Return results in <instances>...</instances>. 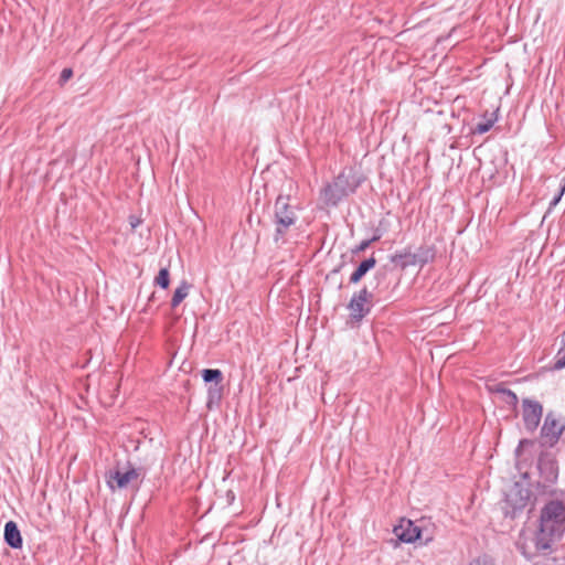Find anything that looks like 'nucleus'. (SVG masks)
<instances>
[{
  "mask_svg": "<svg viewBox=\"0 0 565 565\" xmlns=\"http://www.w3.org/2000/svg\"><path fill=\"white\" fill-rule=\"evenodd\" d=\"M562 341H563V343L565 344V330H564V333H563V335H562Z\"/></svg>",
  "mask_w": 565,
  "mask_h": 565,
  "instance_id": "nucleus-32",
  "label": "nucleus"
},
{
  "mask_svg": "<svg viewBox=\"0 0 565 565\" xmlns=\"http://www.w3.org/2000/svg\"><path fill=\"white\" fill-rule=\"evenodd\" d=\"M376 264V260L373 256L362 260L356 269L350 276L351 284H358L369 270H371Z\"/></svg>",
  "mask_w": 565,
  "mask_h": 565,
  "instance_id": "nucleus-14",
  "label": "nucleus"
},
{
  "mask_svg": "<svg viewBox=\"0 0 565 565\" xmlns=\"http://www.w3.org/2000/svg\"><path fill=\"white\" fill-rule=\"evenodd\" d=\"M191 285L182 280L181 284L174 290L173 297L171 299V307L177 308L189 295V290Z\"/></svg>",
  "mask_w": 565,
  "mask_h": 565,
  "instance_id": "nucleus-17",
  "label": "nucleus"
},
{
  "mask_svg": "<svg viewBox=\"0 0 565 565\" xmlns=\"http://www.w3.org/2000/svg\"><path fill=\"white\" fill-rule=\"evenodd\" d=\"M141 476V469L130 468L127 471L116 470L110 475L108 480V486L111 489H126L129 484L136 483V489H138V479Z\"/></svg>",
  "mask_w": 565,
  "mask_h": 565,
  "instance_id": "nucleus-8",
  "label": "nucleus"
},
{
  "mask_svg": "<svg viewBox=\"0 0 565 565\" xmlns=\"http://www.w3.org/2000/svg\"><path fill=\"white\" fill-rule=\"evenodd\" d=\"M384 278H385V273H383V271H377V273L375 274V279H376V280H379V281H380L381 279H384Z\"/></svg>",
  "mask_w": 565,
  "mask_h": 565,
  "instance_id": "nucleus-30",
  "label": "nucleus"
},
{
  "mask_svg": "<svg viewBox=\"0 0 565 565\" xmlns=\"http://www.w3.org/2000/svg\"><path fill=\"white\" fill-rule=\"evenodd\" d=\"M223 385L211 384L207 388V407L211 409L214 405H218L223 396Z\"/></svg>",
  "mask_w": 565,
  "mask_h": 565,
  "instance_id": "nucleus-16",
  "label": "nucleus"
},
{
  "mask_svg": "<svg viewBox=\"0 0 565 565\" xmlns=\"http://www.w3.org/2000/svg\"><path fill=\"white\" fill-rule=\"evenodd\" d=\"M533 445V441L530 439H521L519 441V448H525L526 446Z\"/></svg>",
  "mask_w": 565,
  "mask_h": 565,
  "instance_id": "nucleus-28",
  "label": "nucleus"
},
{
  "mask_svg": "<svg viewBox=\"0 0 565 565\" xmlns=\"http://www.w3.org/2000/svg\"><path fill=\"white\" fill-rule=\"evenodd\" d=\"M533 445V441L530 439H521L519 441V448H525L526 446Z\"/></svg>",
  "mask_w": 565,
  "mask_h": 565,
  "instance_id": "nucleus-29",
  "label": "nucleus"
},
{
  "mask_svg": "<svg viewBox=\"0 0 565 565\" xmlns=\"http://www.w3.org/2000/svg\"><path fill=\"white\" fill-rule=\"evenodd\" d=\"M522 450H523V448H519V446H518L516 449H515V455L518 457L521 456Z\"/></svg>",
  "mask_w": 565,
  "mask_h": 565,
  "instance_id": "nucleus-31",
  "label": "nucleus"
},
{
  "mask_svg": "<svg viewBox=\"0 0 565 565\" xmlns=\"http://www.w3.org/2000/svg\"><path fill=\"white\" fill-rule=\"evenodd\" d=\"M129 224L131 228H137L141 224V220L135 215L129 216Z\"/></svg>",
  "mask_w": 565,
  "mask_h": 565,
  "instance_id": "nucleus-26",
  "label": "nucleus"
},
{
  "mask_svg": "<svg viewBox=\"0 0 565 565\" xmlns=\"http://www.w3.org/2000/svg\"><path fill=\"white\" fill-rule=\"evenodd\" d=\"M373 297L374 294L369 291L366 287H363L352 296L348 308L350 310V316L354 321H361L366 315H369L371 310L370 302Z\"/></svg>",
  "mask_w": 565,
  "mask_h": 565,
  "instance_id": "nucleus-6",
  "label": "nucleus"
},
{
  "mask_svg": "<svg viewBox=\"0 0 565 565\" xmlns=\"http://www.w3.org/2000/svg\"><path fill=\"white\" fill-rule=\"evenodd\" d=\"M415 263L420 268L431 263L436 257V247L434 245H420L415 252Z\"/></svg>",
  "mask_w": 565,
  "mask_h": 565,
  "instance_id": "nucleus-12",
  "label": "nucleus"
},
{
  "mask_svg": "<svg viewBox=\"0 0 565 565\" xmlns=\"http://www.w3.org/2000/svg\"><path fill=\"white\" fill-rule=\"evenodd\" d=\"M202 379L205 383L221 384L223 382V373L218 369H204Z\"/></svg>",
  "mask_w": 565,
  "mask_h": 565,
  "instance_id": "nucleus-19",
  "label": "nucleus"
},
{
  "mask_svg": "<svg viewBox=\"0 0 565 565\" xmlns=\"http://www.w3.org/2000/svg\"><path fill=\"white\" fill-rule=\"evenodd\" d=\"M372 244V242L370 239H364L362 241L358 246H355V248L352 250L354 254H359V253H362L364 252L370 245Z\"/></svg>",
  "mask_w": 565,
  "mask_h": 565,
  "instance_id": "nucleus-25",
  "label": "nucleus"
},
{
  "mask_svg": "<svg viewBox=\"0 0 565 565\" xmlns=\"http://www.w3.org/2000/svg\"><path fill=\"white\" fill-rule=\"evenodd\" d=\"M394 533L399 541L404 543H414L420 540L422 530L412 521H403L398 526L394 527Z\"/></svg>",
  "mask_w": 565,
  "mask_h": 565,
  "instance_id": "nucleus-10",
  "label": "nucleus"
},
{
  "mask_svg": "<svg viewBox=\"0 0 565 565\" xmlns=\"http://www.w3.org/2000/svg\"><path fill=\"white\" fill-rule=\"evenodd\" d=\"M530 499V489L521 482H514L505 493L503 507L505 516L515 518L529 504Z\"/></svg>",
  "mask_w": 565,
  "mask_h": 565,
  "instance_id": "nucleus-5",
  "label": "nucleus"
},
{
  "mask_svg": "<svg viewBox=\"0 0 565 565\" xmlns=\"http://www.w3.org/2000/svg\"><path fill=\"white\" fill-rule=\"evenodd\" d=\"M498 111H499V109H495L489 116H488V113H486L483 115L484 120L478 122L472 128V130H471L472 134H475V135H483V134L488 132L493 127L494 122L498 120Z\"/></svg>",
  "mask_w": 565,
  "mask_h": 565,
  "instance_id": "nucleus-15",
  "label": "nucleus"
},
{
  "mask_svg": "<svg viewBox=\"0 0 565 565\" xmlns=\"http://www.w3.org/2000/svg\"><path fill=\"white\" fill-rule=\"evenodd\" d=\"M565 367V352L559 350L556 355V360L554 363V370H562Z\"/></svg>",
  "mask_w": 565,
  "mask_h": 565,
  "instance_id": "nucleus-22",
  "label": "nucleus"
},
{
  "mask_svg": "<svg viewBox=\"0 0 565 565\" xmlns=\"http://www.w3.org/2000/svg\"><path fill=\"white\" fill-rule=\"evenodd\" d=\"M359 185L360 181L353 171L351 169L343 170L332 183L323 188L321 198L327 205L335 206L342 199L355 192Z\"/></svg>",
  "mask_w": 565,
  "mask_h": 565,
  "instance_id": "nucleus-3",
  "label": "nucleus"
},
{
  "mask_svg": "<svg viewBox=\"0 0 565 565\" xmlns=\"http://www.w3.org/2000/svg\"><path fill=\"white\" fill-rule=\"evenodd\" d=\"M298 205L291 204L290 195L279 194L274 203L273 223L275 232L273 241L276 245L286 243V235L298 221Z\"/></svg>",
  "mask_w": 565,
  "mask_h": 565,
  "instance_id": "nucleus-2",
  "label": "nucleus"
},
{
  "mask_svg": "<svg viewBox=\"0 0 565 565\" xmlns=\"http://www.w3.org/2000/svg\"><path fill=\"white\" fill-rule=\"evenodd\" d=\"M156 284L162 289H167L170 284V273L168 268H161L154 279Z\"/></svg>",
  "mask_w": 565,
  "mask_h": 565,
  "instance_id": "nucleus-20",
  "label": "nucleus"
},
{
  "mask_svg": "<svg viewBox=\"0 0 565 565\" xmlns=\"http://www.w3.org/2000/svg\"><path fill=\"white\" fill-rule=\"evenodd\" d=\"M467 565H495L493 559L488 555H481L471 559Z\"/></svg>",
  "mask_w": 565,
  "mask_h": 565,
  "instance_id": "nucleus-21",
  "label": "nucleus"
},
{
  "mask_svg": "<svg viewBox=\"0 0 565 565\" xmlns=\"http://www.w3.org/2000/svg\"><path fill=\"white\" fill-rule=\"evenodd\" d=\"M565 192V177L562 180V185L559 189V192L554 196V199L551 201V206H555L562 199V195Z\"/></svg>",
  "mask_w": 565,
  "mask_h": 565,
  "instance_id": "nucleus-24",
  "label": "nucleus"
},
{
  "mask_svg": "<svg viewBox=\"0 0 565 565\" xmlns=\"http://www.w3.org/2000/svg\"><path fill=\"white\" fill-rule=\"evenodd\" d=\"M73 76V71L72 68H64L62 72H61V75H60V78H58V83L61 85H64L68 79H71V77Z\"/></svg>",
  "mask_w": 565,
  "mask_h": 565,
  "instance_id": "nucleus-23",
  "label": "nucleus"
},
{
  "mask_svg": "<svg viewBox=\"0 0 565 565\" xmlns=\"http://www.w3.org/2000/svg\"><path fill=\"white\" fill-rule=\"evenodd\" d=\"M495 392L499 393L503 399V402L513 408L518 406L519 398L516 394L510 388L503 387L502 385H498Z\"/></svg>",
  "mask_w": 565,
  "mask_h": 565,
  "instance_id": "nucleus-18",
  "label": "nucleus"
},
{
  "mask_svg": "<svg viewBox=\"0 0 565 565\" xmlns=\"http://www.w3.org/2000/svg\"><path fill=\"white\" fill-rule=\"evenodd\" d=\"M391 262L396 266H399L402 269L411 266H417L415 263V255L413 252H411V249H405L392 255Z\"/></svg>",
  "mask_w": 565,
  "mask_h": 565,
  "instance_id": "nucleus-13",
  "label": "nucleus"
},
{
  "mask_svg": "<svg viewBox=\"0 0 565 565\" xmlns=\"http://www.w3.org/2000/svg\"><path fill=\"white\" fill-rule=\"evenodd\" d=\"M565 531V493L550 500L542 509L540 529L535 536L536 551L547 554L554 540Z\"/></svg>",
  "mask_w": 565,
  "mask_h": 565,
  "instance_id": "nucleus-1",
  "label": "nucleus"
},
{
  "mask_svg": "<svg viewBox=\"0 0 565 565\" xmlns=\"http://www.w3.org/2000/svg\"><path fill=\"white\" fill-rule=\"evenodd\" d=\"M4 542L11 548H21L22 547V536L20 530L14 521H9L4 525Z\"/></svg>",
  "mask_w": 565,
  "mask_h": 565,
  "instance_id": "nucleus-11",
  "label": "nucleus"
},
{
  "mask_svg": "<svg viewBox=\"0 0 565 565\" xmlns=\"http://www.w3.org/2000/svg\"><path fill=\"white\" fill-rule=\"evenodd\" d=\"M537 469L540 471L541 480L537 481L536 488L542 493H551L554 491H548L547 489L555 484L558 479V466L557 461L551 452H542L537 460Z\"/></svg>",
  "mask_w": 565,
  "mask_h": 565,
  "instance_id": "nucleus-4",
  "label": "nucleus"
},
{
  "mask_svg": "<svg viewBox=\"0 0 565 565\" xmlns=\"http://www.w3.org/2000/svg\"><path fill=\"white\" fill-rule=\"evenodd\" d=\"M543 415V406L540 402L524 398L522 401V418L529 433H534L539 427Z\"/></svg>",
  "mask_w": 565,
  "mask_h": 565,
  "instance_id": "nucleus-7",
  "label": "nucleus"
},
{
  "mask_svg": "<svg viewBox=\"0 0 565 565\" xmlns=\"http://www.w3.org/2000/svg\"><path fill=\"white\" fill-rule=\"evenodd\" d=\"M564 424L561 419H557L553 413H548L544 419V424L541 429L542 438L553 446L562 435Z\"/></svg>",
  "mask_w": 565,
  "mask_h": 565,
  "instance_id": "nucleus-9",
  "label": "nucleus"
},
{
  "mask_svg": "<svg viewBox=\"0 0 565 565\" xmlns=\"http://www.w3.org/2000/svg\"><path fill=\"white\" fill-rule=\"evenodd\" d=\"M382 235H383L382 231H381L380 228H375V230H374V234H373V236L370 238V241H371L372 243L377 242V241H380V239H381Z\"/></svg>",
  "mask_w": 565,
  "mask_h": 565,
  "instance_id": "nucleus-27",
  "label": "nucleus"
}]
</instances>
